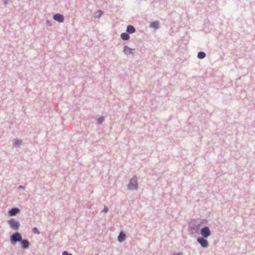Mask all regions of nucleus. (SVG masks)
Here are the masks:
<instances>
[{"label": "nucleus", "mask_w": 255, "mask_h": 255, "mask_svg": "<svg viewBox=\"0 0 255 255\" xmlns=\"http://www.w3.org/2000/svg\"><path fill=\"white\" fill-rule=\"evenodd\" d=\"M21 239L22 237L18 233H16L11 236V242L13 244H14L17 241H21Z\"/></svg>", "instance_id": "1"}, {"label": "nucleus", "mask_w": 255, "mask_h": 255, "mask_svg": "<svg viewBox=\"0 0 255 255\" xmlns=\"http://www.w3.org/2000/svg\"><path fill=\"white\" fill-rule=\"evenodd\" d=\"M137 187L136 179L132 178L128 185V189L129 190L135 189Z\"/></svg>", "instance_id": "2"}, {"label": "nucleus", "mask_w": 255, "mask_h": 255, "mask_svg": "<svg viewBox=\"0 0 255 255\" xmlns=\"http://www.w3.org/2000/svg\"><path fill=\"white\" fill-rule=\"evenodd\" d=\"M8 224L14 230H16L18 229L19 227V223L17 221H15L14 220L11 219L8 222Z\"/></svg>", "instance_id": "3"}, {"label": "nucleus", "mask_w": 255, "mask_h": 255, "mask_svg": "<svg viewBox=\"0 0 255 255\" xmlns=\"http://www.w3.org/2000/svg\"><path fill=\"white\" fill-rule=\"evenodd\" d=\"M210 234V231L208 227H204L201 231V234L204 238L208 237Z\"/></svg>", "instance_id": "4"}, {"label": "nucleus", "mask_w": 255, "mask_h": 255, "mask_svg": "<svg viewBox=\"0 0 255 255\" xmlns=\"http://www.w3.org/2000/svg\"><path fill=\"white\" fill-rule=\"evenodd\" d=\"M53 18L54 20L59 22H62L64 21V16L60 14H56L53 16Z\"/></svg>", "instance_id": "5"}, {"label": "nucleus", "mask_w": 255, "mask_h": 255, "mask_svg": "<svg viewBox=\"0 0 255 255\" xmlns=\"http://www.w3.org/2000/svg\"><path fill=\"white\" fill-rule=\"evenodd\" d=\"M198 242L201 244L203 247H207L208 246V242L202 238L198 239Z\"/></svg>", "instance_id": "6"}, {"label": "nucleus", "mask_w": 255, "mask_h": 255, "mask_svg": "<svg viewBox=\"0 0 255 255\" xmlns=\"http://www.w3.org/2000/svg\"><path fill=\"white\" fill-rule=\"evenodd\" d=\"M19 212V210L18 208H13L11 210H10L8 212V214L10 216H13L15 215L16 214L18 213Z\"/></svg>", "instance_id": "7"}, {"label": "nucleus", "mask_w": 255, "mask_h": 255, "mask_svg": "<svg viewBox=\"0 0 255 255\" xmlns=\"http://www.w3.org/2000/svg\"><path fill=\"white\" fill-rule=\"evenodd\" d=\"M133 50H134V49H132L128 46H125L124 49V52L127 55L131 54Z\"/></svg>", "instance_id": "8"}, {"label": "nucleus", "mask_w": 255, "mask_h": 255, "mask_svg": "<svg viewBox=\"0 0 255 255\" xmlns=\"http://www.w3.org/2000/svg\"><path fill=\"white\" fill-rule=\"evenodd\" d=\"M20 242H21V246L23 248L25 249V248H28V247L29 246V243L27 241H26L25 240H21V241H20Z\"/></svg>", "instance_id": "9"}, {"label": "nucleus", "mask_w": 255, "mask_h": 255, "mask_svg": "<svg viewBox=\"0 0 255 255\" xmlns=\"http://www.w3.org/2000/svg\"><path fill=\"white\" fill-rule=\"evenodd\" d=\"M127 31L129 33H132L135 32V28L132 25H128L127 27Z\"/></svg>", "instance_id": "10"}, {"label": "nucleus", "mask_w": 255, "mask_h": 255, "mask_svg": "<svg viewBox=\"0 0 255 255\" xmlns=\"http://www.w3.org/2000/svg\"><path fill=\"white\" fill-rule=\"evenodd\" d=\"M126 238V235L123 232L120 233L118 237V240L119 242H121L125 240Z\"/></svg>", "instance_id": "11"}, {"label": "nucleus", "mask_w": 255, "mask_h": 255, "mask_svg": "<svg viewBox=\"0 0 255 255\" xmlns=\"http://www.w3.org/2000/svg\"><path fill=\"white\" fill-rule=\"evenodd\" d=\"M121 38L124 40H127L129 38V35L127 33H123L121 34Z\"/></svg>", "instance_id": "12"}, {"label": "nucleus", "mask_w": 255, "mask_h": 255, "mask_svg": "<svg viewBox=\"0 0 255 255\" xmlns=\"http://www.w3.org/2000/svg\"><path fill=\"white\" fill-rule=\"evenodd\" d=\"M158 26L159 23L157 21L153 22L150 24V26L153 28H157L158 27Z\"/></svg>", "instance_id": "13"}, {"label": "nucleus", "mask_w": 255, "mask_h": 255, "mask_svg": "<svg viewBox=\"0 0 255 255\" xmlns=\"http://www.w3.org/2000/svg\"><path fill=\"white\" fill-rule=\"evenodd\" d=\"M206 56V54L204 52H200L198 54V57L200 59L204 58Z\"/></svg>", "instance_id": "14"}, {"label": "nucleus", "mask_w": 255, "mask_h": 255, "mask_svg": "<svg viewBox=\"0 0 255 255\" xmlns=\"http://www.w3.org/2000/svg\"><path fill=\"white\" fill-rule=\"evenodd\" d=\"M103 12L101 10H98L97 12L95 13V17H100L102 14Z\"/></svg>", "instance_id": "15"}, {"label": "nucleus", "mask_w": 255, "mask_h": 255, "mask_svg": "<svg viewBox=\"0 0 255 255\" xmlns=\"http://www.w3.org/2000/svg\"><path fill=\"white\" fill-rule=\"evenodd\" d=\"M32 231H33V233H34V234H39V233L38 229L35 227L32 229Z\"/></svg>", "instance_id": "16"}, {"label": "nucleus", "mask_w": 255, "mask_h": 255, "mask_svg": "<svg viewBox=\"0 0 255 255\" xmlns=\"http://www.w3.org/2000/svg\"><path fill=\"white\" fill-rule=\"evenodd\" d=\"M103 121V118H102H102H100L98 120V122L99 123H101Z\"/></svg>", "instance_id": "17"}, {"label": "nucleus", "mask_w": 255, "mask_h": 255, "mask_svg": "<svg viewBox=\"0 0 255 255\" xmlns=\"http://www.w3.org/2000/svg\"><path fill=\"white\" fill-rule=\"evenodd\" d=\"M21 141L17 140L16 142H15V144L17 145H19L21 143Z\"/></svg>", "instance_id": "18"}, {"label": "nucleus", "mask_w": 255, "mask_h": 255, "mask_svg": "<svg viewBox=\"0 0 255 255\" xmlns=\"http://www.w3.org/2000/svg\"><path fill=\"white\" fill-rule=\"evenodd\" d=\"M62 255H72L69 254L67 252L65 251L63 253Z\"/></svg>", "instance_id": "19"}, {"label": "nucleus", "mask_w": 255, "mask_h": 255, "mask_svg": "<svg viewBox=\"0 0 255 255\" xmlns=\"http://www.w3.org/2000/svg\"><path fill=\"white\" fill-rule=\"evenodd\" d=\"M108 211V208L106 207H105L103 210V211L105 213L107 212Z\"/></svg>", "instance_id": "20"}]
</instances>
